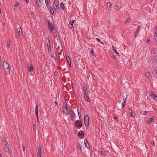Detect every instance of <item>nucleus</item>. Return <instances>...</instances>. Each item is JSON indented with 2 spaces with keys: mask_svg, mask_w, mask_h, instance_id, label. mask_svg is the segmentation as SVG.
I'll return each mask as SVG.
<instances>
[{
  "mask_svg": "<svg viewBox=\"0 0 157 157\" xmlns=\"http://www.w3.org/2000/svg\"><path fill=\"white\" fill-rule=\"evenodd\" d=\"M59 1L58 0H55L53 3L52 7L56 11L59 10Z\"/></svg>",
  "mask_w": 157,
  "mask_h": 157,
  "instance_id": "nucleus-1",
  "label": "nucleus"
},
{
  "mask_svg": "<svg viewBox=\"0 0 157 157\" xmlns=\"http://www.w3.org/2000/svg\"><path fill=\"white\" fill-rule=\"evenodd\" d=\"M63 112L65 114L67 115L69 113V111L67 110V104L65 102L63 107Z\"/></svg>",
  "mask_w": 157,
  "mask_h": 157,
  "instance_id": "nucleus-2",
  "label": "nucleus"
},
{
  "mask_svg": "<svg viewBox=\"0 0 157 157\" xmlns=\"http://www.w3.org/2000/svg\"><path fill=\"white\" fill-rule=\"evenodd\" d=\"M16 32L18 33V35L21 39L23 37V34L21 27H19L16 30Z\"/></svg>",
  "mask_w": 157,
  "mask_h": 157,
  "instance_id": "nucleus-3",
  "label": "nucleus"
},
{
  "mask_svg": "<svg viewBox=\"0 0 157 157\" xmlns=\"http://www.w3.org/2000/svg\"><path fill=\"white\" fill-rule=\"evenodd\" d=\"M2 67H3L5 69L6 68L8 71L10 72V68L9 67V64L6 62L5 61H4L3 62V64L2 66Z\"/></svg>",
  "mask_w": 157,
  "mask_h": 157,
  "instance_id": "nucleus-4",
  "label": "nucleus"
},
{
  "mask_svg": "<svg viewBox=\"0 0 157 157\" xmlns=\"http://www.w3.org/2000/svg\"><path fill=\"white\" fill-rule=\"evenodd\" d=\"M84 121L85 125L86 127L88 126L89 123V119L88 116L85 115L84 116Z\"/></svg>",
  "mask_w": 157,
  "mask_h": 157,
  "instance_id": "nucleus-5",
  "label": "nucleus"
},
{
  "mask_svg": "<svg viewBox=\"0 0 157 157\" xmlns=\"http://www.w3.org/2000/svg\"><path fill=\"white\" fill-rule=\"evenodd\" d=\"M71 119L72 121H75V113L73 110H71Z\"/></svg>",
  "mask_w": 157,
  "mask_h": 157,
  "instance_id": "nucleus-6",
  "label": "nucleus"
},
{
  "mask_svg": "<svg viewBox=\"0 0 157 157\" xmlns=\"http://www.w3.org/2000/svg\"><path fill=\"white\" fill-rule=\"evenodd\" d=\"M28 70L29 71H31L33 70V67L32 65L30 63H28L27 64Z\"/></svg>",
  "mask_w": 157,
  "mask_h": 157,
  "instance_id": "nucleus-7",
  "label": "nucleus"
},
{
  "mask_svg": "<svg viewBox=\"0 0 157 157\" xmlns=\"http://www.w3.org/2000/svg\"><path fill=\"white\" fill-rule=\"evenodd\" d=\"M82 90L84 94H87L88 93L87 86L86 84L83 85Z\"/></svg>",
  "mask_w": 157,
  "mask_h": 157,
  "instance_id": "nucleus-8",
  "label": "nucleus"
},
{
  "mask_svg": "<svg viewBox=\"0 0 157 157\" xmlns=\"http://www.w3.org/2000/svg\"><path fill=\"white\" fill-rule=\"evenodd\" d=\"M35 107V113L36 116V118L37 120V122H39V118L38 117V105L37 104H36V105Z\"/></svg>",
  "mask_w": 157,
  "mask_h": 157,
  "instance_id": "nucleus-9",
  "label": "nucleus"
},
{
  "mask_svg": "<svg viewBox=\"0 0 157 157\" xmlns=\"http://www.w3.org/2000/svg\"><path fill=\"white\" fill-rule=\"evenodd\" d=\"M84 144H85V146H86V147L87 148H88V149L90 148V146L87 140L86 139H85L84 140Z\"/></svg>",
  "mask_w": 157,
  "mask_h": 157,
  "instance_id": "nucleus-10",
  "label": "nucleus"
},
{
  "mask_svg": "<svg viewBox=\"0 0 157 157\" xmlns=\"http://www.w3.org/2000/svg\"><path fill=\"white\" fill-rule=\"evenodd\" d=\"M38 152L37 153V157H41V149L40 145L38 146Z\"/></svg>",
  "mask_w": 157,
  "mask_h": 157,
  "instance_id": "nucleus-11",
  "label": "nucleus"
},
{
  "mask_svg": "<svg viewBox=\"0 0 157 157\" xmlns=\"http://www.w3.org/2000/svg\"><path fill=\"white\" fill-rule=\"evenodd\" d=\"M140 28V26L138 25L137 27V28L136 29V31L135 32L134 34V36L135 38H136L137 35V33H138V32L139 31V29Z\"/></svg>",
  "mask_w": 157,
  "mask_h": 157,
  "instance_id": "nucleus-12",
  "label": "nucleus"
},
{
  "mask_svg": "<svg viewBox=\"0 0 157 157\" xmlns=\"http://www.w3.org/2000/svg\"><path fill=\"white\" fill-rule=\"evenodd\" d=\"M4 150L5 151L7 152L8 154H10V151H9V146H8V145H6V146H5L4 148Z\"/></svg>",
  "mask_w": 157,
  "mask_h": 157,
  "instance_id": "nucleus-13",
  "label": "nucleus"
},
{
  "mask_svg": "<svg viewBox=\"0 0 157 157\" xmlns=\"http://www.w3.org/2000/svg\"><path fill=\"white\" fill-rule=\"evenodd\" d=\"M45 40L46 41H48V43L47 44V46L48 47V49H51V47H50V40L49 38H46V39Z\"/></svg>",
  "mask_w": 157,
  "mask_h": 157,
  "instance_id": "nucleus-14",
  "label": "nucleus"
},
{
  "mask_svg": "<svg viewBox=\"0 0 157 157\" xmlns=\"http://www.w3.org/2000/svg\"><path fill=\"white\" fill-rule=\"evenodd\" d=\"M84 99L87 102H90V99L87 94H84Z\"/></svg>",
  "mask_w": 157,
  "mask_h": 157,
  "instance_id": "nucleus-15",
  "label": "nucleus"
},
{
  "mask_svg": "<svg viewBox=\"0 0 157 157\" xmlns=\"http://www.w3.org/2000/svg\"><path fill=\"white\" fill-rule=\"evenodd\" d=\"M35 1L36 4L38 6L40 7H41L42 5L41 3V1H38L37 0H35Z\"/></svg>",
  "mask_w": 157,
  "mask_h": 157,
  "instance_id": "nucleus-16",
  "label": "nucleus"
},
{
  "mask_svg": "<svg viewBox=\"0 0 157 157\" xmlns=\"http://www.w3.org/2000/svg\"><path fill=\"white\" fill-rule=\"evenodd\" d=\"M75 22V20H73L72 21H70L69 22V24L71 25V27L72 29L74 28L73 24Z\"/></svg>",
  "mask_w": 157,
  "mask_h": 157,
  "instance_id": "nucleus-17",
  "label": "nucleus"
},
{
  "mask_svg": "<svg viewBox=\"0 0 157 157\" xmlns=\"http://www.w3.org/2000/svg\"><path fill=\"white\" fill-rule=\"evenodd\" d=\"M66 59L68 63H71V59L70 57L67 55H65Z\"/></svg>",
  "mask_w": 157,
  "mask_h": 157,
  "instance_id": "nucleus-18",
  "label": "nucleus"
},
{
  "mask_svg": "<svg viewBox=\"0 0 157 157\" xmlns=\"http://www.w3.org/2000/svg\"><path fill=\"white\" fill-rule=\"evenodd\" d=\"M56 55L57 58V61H59V60L60 57L59 52L58 51L56 52Z\"/></svg>",
  "mask_w": 157,
  "mask_h": 157,
  "instance_id": "nucleus-19",
  "label": "nucleus"
},
{
  "mask_svg": "<svg viewBox=\"0 0 157 157\" xmlns=\"http://www.w3.org/2000/svg\"><path fill=\"white\" fill-rule=\"evenodd\" d=\"M48 29L51 31H52L54 29H55V26L52 25V26H49L48 27Z\"/></svg>",
  "mask_w": 157,
  "mask_h": 157,
  "instance_id": "nucleus-20",
  "label": "nucleus"
},
{
  "mask_svg": "<svg viewBox=\"0 0 157 157\" xmlns=\"http://www.w3.org/2000/svg\"><path fill=\"white\" fill-rule=\"evenodd\" d=\"M80 131L82 132L80 133V132H78V136L83 137L84 135L83 131Z\"/></svg>",
  "mask_w": 157,
  "mask_h": 157,
  "instance_id": "nucleus-21",
  "label": "nucleus"
},
{
  "mask_svg": "<svg viewBox=\"0 0 157 157\" xmlns=\"http://www.w3.org/2000/svg\"><path fill=\"white\" fill-rule=\"evenodd\" d=\"M112 50L113 51H114L117 54V55L119 56V53L117 52V51H116L115 48L113 46L112 48Z\"/></svg>",
  "mask_w": 157,
  "mask_h": 157,
  "instance_id": "nucleus-22",
  "label": "nucleus"
},
{
  "mask_svg": "<svg viewBox=\"0 0 157 157\" xmlns=\"http://www.w3.org/2000/svg\"><path fill=\"white\" fill-rule=\"evenodd\" d=\"M131 21V19L129 18H128L124 21V23L127 24L129 23Z\"/></svg>",
  "mask_w": 157,
  "mask_h": 157,
  "instance_id": "nucleus-23",
  "label": "nucleus"
},
{
  "mask_svg": "<svg viewBox=\"0 0 157 157\" xmlns=\"http://www.w3.org/2000/svg\"><path fill=\"white\" fill-rule=\"evenodd\" d=\"M154 121V120L152 118H149L148 120V122H149V123H151L152 122H153Z\"/></svg>",
  "mask_w": 157,
  "mask_h": 157,
  "instance_id": "nucleus-24",
  "label": "nucleus"
},
{
  "mask_svg": "<svg viewBox=\"0 0 157 157\" xmlns=\"http://www.w3.org/2000/svg\"><path fill=\"white\" fill-rule=\"evenodd\" d=\"M60 7L63 9H64L65 8V6L63 2H61L60 3Z\"/></svg>",
  "mask_w": 157,
  "mask_h": 157,
  "instance_id": "nucleus-25",
  "label": "nucleus"
},
{
  "mask_svg": "<svg viewBox=\"0 0 157 157\" xmlns=\"http://www.w3.org/2000/svg\"><path fill=\"white\" fill-rule=\"evenodd\" d=\"M152 97L156 101H157V96L155 94Z\"/></svg>",
  "mask_w": 157,
  "mask_h": 157,
  "instance_id": "nucleus-26",
  "label": "nucleus"
},
{
  "mask_svg": "<svg viewBox=\"0 0 157 157\" xmlns=\"http://www.w3.org/2000/svg\"><path fill=\"white\" fill-rule=\"evenodd\" d=\"M99 153L101 154H102V155H105V154H106V151H99Z\"/></svg>",
  "mask_w": 157,
  "mask_h": 157,
  "instance_id": "nucleus-27",
  "label": "nucleus"
},
{
  "mask_svg": "<svg viewBox=\"0 0 157 157\" xmlns=\"http://www.w3.org/2000/svg\"><path fill=\"white\" fill-rule=\"evenodd\" d=\"M119 6L118 5H117L115 6V9L116 10H117V11H118L119 10Z\"/></svg>",
  "mask_w": 157,
  "mask_h": 157,
  "instance_id": "nucleus-28",
  "label": "nucleus"
},
{
  "mask_svg": "<svg viewBox=\"0 0 157 157\" xmlns=\"http://www.w3.org/2000/svg\"><path fill=\"white\" fill-rule=\"evenodd\" d=\"M122 116L124 117V118H127V113H124L122 114Z\"/></svg>",
  "mask_w": 157,
  "mask_h": 157,
  "instance_id": "nucleus-29",
  "label": "nucleus"
},
{
  "mask_svg": "<svg viewBox=\"0 0 157 157\" xmlns=\"http://www.w3.org/2000/svg\"><path fill=\"white\" fill-rule=\"evenodd\" d=\"M49 8L51 11V13L52 14H54V12L53 8L51 7H50Z\"/></svg>",
  "mask_w": 157,
  "mask_h": 157,
  "instance_id": "nucleus-30",
  "label": "nucleus"
},
{
  "mask_svg": "<svg viewBox=\"0 0 157 157\" xmlns=\"http://www.w3.org/2000/svg\"><path fill=\"white\" fill-rule=\"evenodd\" d=\"M45 2L46 3V5L47 6V7H48V4L50 2V0H45Z\"/></svg>",
  "mask_w": 157,
  "mask_h": 157,
  "instance_id": "nucleus-31",
  "label": "nucleus"
},
{
  "mask_svg": "<svg viewBox=\"0 0 157 157\" xmlns=\"http://www.w3.org/2000/svg\"><path fill=\"white\" fill-rule=\"evenodd\" d=\"M18 7V5H15L14 6L13 9L14 10H17Z\"/></svg>",
  "mask_w": 157,
  "mask_h": 157,
  "instance_id": "nucleus-32",
  "label": "nucleus"
},
{
  "mask_svg": "<svg viewBox=\"0 0 157 157\" xmlns=\"http://www.w3.org/2000/svg\"><path fill=\"white\" fill-rule=\"evenodd\" d=\"M150 73L149 72H146L145 74V75L146 77H149L150 75Z\"/></svg>",
  "mask_w": 157,
  "mask_h": 157,
  "instance_id": "nucleus-33",
  "label": "nucleus"
},
{
  "mask_svg": "<svg viewBox=\"0 0 157 157\" xmlns=\"http://www.w3.org/2000/svg\"><path fill=\"white\" fill-rule=\"evenodd\" d=\"M111 5H112V4H111V3H110V2H108V3H107V4L106 5V6L107 7L109 6V7H110V6H111Z\"/></svg>",
  "mask_w": 157,
  "mask_h": 157,
  "instance_id": "nucleus-34",
  "label": "nucleus"
},
{
  "mask_svg": "<svg viewBox=\"0 0 157 157\" xmlns=\"http://www.w3.org/2000/svg\"><path fill=\"white\" fill-rule=\"evenodd\" d=\"M125 101H124L122 103V106L123 108H124L125 107Z\"/></svg>",
  "mask_w": 157,
  "mask_h": 157,
  "instance_id": "nucleus-35",
  "label": "nucleus"
},
{
  "mask_svg": "<svg viewBox=\"0 0 157 157\" xmlns=\"http://www.w3.org/2000/svg\"><path fill=\"white\" fill-rule=\"evenodd\" d=\"M77 111H78V113L79 117H80L81 116V114L80 113V111L79 110L78 108H77Z\"/></svg>",
  "mask_w": 157,
  "mask_h": 157,
  "instance_id": "nucleus-36",
  "label": "nucleus"
},
{
  "mask_svg": "<svg viewBox=\"0 0 157 157\" xmlns=\"http://www.w3.org/2000/svg\"><path fill=\"white\" fill-rule=\"evenodd\" d=\"M155 42H157V33H155Z\"/></svg>",
  "mask_w": 157,
  "mask_h": 157,
  "instance_id": "nucleus-37",
  "label": "nucleus"
},
{
  "mask_svg": "<svg viewBox=\"0 0 157 157\" xmlns=\"http://www.w3.org/2000/svg\"><path fill=\"white\" fill-rule=\"evenodd\" d=\"M130 116L131 117H135L133 115L132 112H131V113H130Z\"/></svg>",
  "mask_w": 157,
  "mask_h": 157,
  "instance_id": "nucleus-38",
  "label": "nucleus"
},
{
  "mask_svg": "<svg viewBox=\"0 0 157 157\" xmlns=\"http://www.w3.org/2000/svg\"><path fill=\"white\" fill-rule=\"evenodd\" d=\"M96 39L98 41V42L102 44H103V42H101L100 39H99L98 38H97Z\"/></svg>",
  "mask_w": 157,
  "mask_h": 157,
  "instance_id": "nucleus-39",
  "label": "nucleus"
},
{
  "mask_svg": "<svg viewBox=\"0 0 157 157\" xmlns=\"http://www.w3.org/2000/svg\"><path fill=\"white\" fill-rule=\"evenodd\" d=\"M48 27H49V26L52 25V24L51 22H48Z\"/></svg>",
  "mask_w": 157,
  "mask_h": 157,
  "instance_id": "nucleus-40",
  "label": "nucleus"
},
{
  "mask_svg": "<svg viewBox=\"0 0 157 157\" xmlns=\"http://www.w3.org/2000/svg\"><path fill=\"white\" fill-rule=\"evenodd\" d=\"M77 148H78V150L80 149V150H81L82 147L79 144V145H78L77 146Z\"/></svg>",
  "mask_w": 157,
  "mask_h": 157,
  "instance_id": "nucleus-41",
  "label": "nucleus"
},
{
  "mask_svg": "<svg viewBox=\"0 0 157 157\" xmlns=\"http://www.w3.org/2000/svg\"><path fill=\"white\" fill-rule=\"evenodd\" d=\"M82 124H78V128L79 129L80 128H81L82 127Z\"/></svg>",
  "mask_w": 157,
  "mask_h": 157,
  "instance_id": "nucleus-42",
  "label": "nucleus"
},
{
  "mask_svg": "<svg viewBox=\"0 0 157 157\" xmlns=\"http://www.w3.org/2000/svg\"><path fill=\"white\" fill-rule=\"evenodd\" d=\"M150 143L153 146H154L155 145V144L154 142L153 141H151L150 142Z\"/></svg>",
  "mask_w": 157,
  "mask_h": 157,
  "instance_id": "nucleus-43",
  "label": "nucleus"
},
{
  "mask_svg": "<svg viewBox=\"0 0 157 157\" xmlns=\"http://www.w3.org/2000/svg\"><path fill=\"white\" fill-rule=\"evenodd\" d=\"M155 94V93H154L153 92H151L150 93V95H151V97L153 96V95Z\"/></svg>",
  "mask_w": 157,
  "mask_h": 157,
  "instance_id": "nucleus-44",
  "label": "nucleus"
},
{
  "mask_svg": "<svg viewBox=\"0 0 157 157\" xmlns=\"http://www.w3.org/2000/svg\"><path fill=\"white\" fill-rule=\"evenodd\" d=\"M155 49H153L151 51V53L152 54H154L155 53Z\"/></svg>",
  "mask_w": 157,
  "mask_h": 157,
  "instance_id": "nucleus-45",
  "label": "nucleus"
},
{
  "mask_svg": "<svg viewBox=\"0 0 157 157\" xmlns=\"http://www.w3.org/2000/svg\"><path fill=\"white\" fill-rule=\"evenodd\" d=\"M58 74V72L57 71H56L54 73V75L55 76H56Z\"/></svg>",
  "mask_w": 157,
  "mask_h": 157,
  "instance_id": "nucleus-46",
  "label": "nucleus"
},
{
  "mask_svg": "<svg viewBox=\"0 0 157 157\" xmlns=\"http://www.w3.org/2000/svg\"><path fill=\"white\" fill-rule=\"evenodd\" d=\"M10 41H7V45L8 47H9L10 46Z\"/></svg>",
  "mask_w": 157,
  "mask_h": 157,
  "instance_id": "nucleus-47",
  "label": "nucleus"
},
{
  "mask_svg": "<svg viewBox=\"0 0 157 157\" xmlns=\"http://www.w3.org/2000/svg\"><path fill=\"white\" fill-rule=\"evenodd\" d=\"M90 53L91 55H93L94 54V51L93 50H91L90 51Z\"/></svg>",
  "mask_w": 157,
  "mask_h": 157,
  "instance_id": "nucleus-48",
  "label": "nucleus"
},
{
  "mask_svg": "<svg viewBox=\"0 0 157 157\" xmlns=\"http://www.w3.org/2000/svg\"><path fill=\"white\" fill-rule=\"evenodd\" d=\"M5 141H6V143L5 144V146H6V145H8V146H9V145H8V143L6 141V140H5Z\"/></svg>",
  "mask_w": 157,
  "mask_h": 157,
  "instance_id": "nucleus-49",
  "label": "nucleus"
},
{
  "mask_svg": "<svg viewBox=\"0 0 157 157\" xmlns=\"http://www.w3.org/2000/svg\"><path fill=\"white\" fill-rule=\"evenodd\" d=\"M22 148H23V151H25V146H24L23 144H22Z\"/></svg>",
  "mask_w": 157,
  "mask_h": 157,
  "instance_id": "nucleus-50",
  "label": "nucleus"
},
{
  "mask_svg": "<svg viewBox=\"0 0 157 157\" xmlns=\"http://www.w3.org/2000/svg\"><path fill=\"white\" fill-rule=\"evenodd\" d=\"M79 121L78 120H77L75 122V123L77 124L79 123Z\"/></svg>",
  "mask_w": 157,
  "mask_h": 157,
  "instance_id": "nucleus-51",
  "label": "nucleus"
},
{
  "mask_svg": "<svg viewBox=\"0 0 157 157\" xmlns=\"http://www.w3.org/2000/svg\"><path fill=\"white\" fill-rule=\"evenodd\" d=\"M150 41V39H148L147 40L146 42L147 44Z\"/></svg>",
  "mask_w": 157,
  "mask_h": 157,
  "instance_id": "nucleus-52",
  "label": "nucleus"
},
{
  "mask_svg": "<svg viewBox=\"0 0 157 157\" xmlns=\"http://www.w3.org/2000/svg\"><path fill=\"white\" fill-rule=\"evenodd\" d=\"M155 33H157V25L156 26V28L155 29Z\"/></svg>",
  "mask_w": 157,
  "mask_h": 157,
  "instance_id": "nucleus-53",
  "label": "nucleus"
},
{
  "mask_svg": "<svg viewBox=\"0 0 157 157\" xmlns=\"http://www.w3.org/2000/svg\"><path fill=\"white\" fill-rule=\"evenodd\" d=\"M55 105H58V103H57V102L56 101H55Z\"/></svg>",
  "mask_w": 157,
  "mask_h": 157,
  "instance_id": "nucleus-54",
  "label": "nucleus"
},
{
  "mask_svg": "<svg viewBox=\"0 0 157 157\" xmlns=\"http://www.w3.org/2000/svg\"><path fill=\"white\" fill-rule=\"evenodd\" d=\"M146 113H147V112L146 111H144L143 112V114H146Z\"/></svg>",
  "mask_w": 157,
  "mask_h": 157,
  "instance_id": "nucleus-55",
  "label": "nucleus"
},
{
  "mask_svg": "<svg viewBox=\"0 0 157 157\" xmlns=\"http://www.w3.org/2000/svg\"><path fill=\"white\" fill-rule=\"evenodd\" d=\"M69 109L70 110V111H71V110H73L72 109V107H69Z\"/></svg>",
  "mask_w": 157,
  "mask_h": 157,
  "instance_id": "nucleus-56",
  "label": "nucleus"
},
{
  "mask_svg": "<svg viewBox=\"0 0 157 157\" xmlns=\"http://www.w3.org/2000/svg\"><path fill=\"white\" fill-rule=\"evenodd\" d=\"M26 2V3H28L29 2V0H25Z\"/></svg>",
  "mask_w": 157,
  "mask_h": 157,
  "instance_id": "nucleus-57",
  "label": "nucleus"
},
{
  "mask_svg": "<svg viewBox=\"0 0 157 157\" xmlns=\"http://www.w3.org/2000/svg\"><path fill=\"white\" fill-rule=\"evenodd\" d=\"M68 64L69 65L70 67H71V63H68Z\"/></svg>",
  "mask_w": 157,
  "mask_h": 157,
  "instance_id": "nucleus-58",
  "label": "nucleus"
},
{
  "mask_svg": "<svg viewBox=\"0 0 157 157\" xmlns=\"http://www.w3.org/2000/svg\"><path fill=\"white\" fill-rule=\"evenodd\" d=\"M48 51L49 52H51V49H48Z\"/></svg>",
  "mask_w": 157,
  "mask_h": 157,
  "instance_id": "nucleus-59",
  "label": "nucleus"
},
{
  "mask_svg": "<svg viewBox=\"0 0 157 157\" xmlns=\"http://www.w3.org/2000/svg\"><path fill=\"white\" fill-rule=\"evenodd\" d=\"M113 59H115L116 58L115 56L114 55L113 56Z\"/></svg>",
  "mask_w": 157,
  "mask_h": 157,
  "instance_id": "nucleus-60",
  "label": "nucleus"
},
{
  "mask_svg": "<svg viewBox=\"0 0 157 157\" xmlns=\"http://www.w3.org/2000/svg\"><path fill=\"white\" fill-rule=\"evenodd\" d=\"M127 98L126 97V98H125V99H124V101H125V102H126V99H127Z\"/></svg>",
  "mask_w": 157,
  "mask_h": 157,
  "instance_id": "nucleus-61",
  "label": "nucleus"
},
{
  "mask_svg": "<svg viewBox=\"0 0 157 157\" xmlns=\"http://www.w3.org/2000/svg\"><path fill=\"white\" fill-rule=\"evenodd\" d=\"M129 109L130 110H131V112H132V109L131 108H129Z\"/></svg>",
  "mask_w": 157,
  "mask_h": 157,
  "instance_id": "nucleus-62",
  "label": "nucleus"
},
{
  "mask_svg": "<svg viewBox=\"0 0 157 157\" xmlns=\"http://www.w3.org/2000/svg\"><path fill=\"white\" fill-rule=\"evenodd\" d=\"M51 56L52 58H53L54 57V55H51Z\"/></svg>",
  "mask_w": 157,
  "mask_h": 157,
  "instance_id": "nucleus-63",
  "label": "nucleus"
},
{
  "mask_svg": "<svg viewBox=\"0 0 157 157\" xmlns=\"http://www.w3.org/2000/svg\"><path fill=\"white\" fill-rule=\"evenodd\" d=\"M0 157H2V155L1 153H0Z\"/></svg>",
  "mask_w": 157,
  "mask_h": 157,
  "instance_id": "nucleus-64",
  "label": "nucleus"
}]
</instances>
